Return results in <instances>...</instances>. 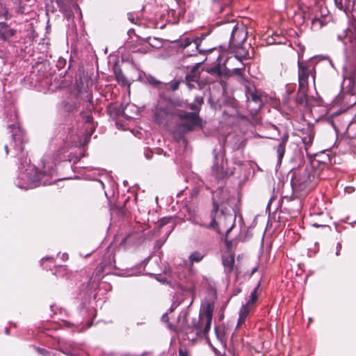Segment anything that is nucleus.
I'll return each mask as SVG.
<instances>
[{"label":"nucleus","mask_w":356,"mask_h":356,"mask_svg":"<svg viewBox=\"0 0 356 356\" xmlns=\"http://www.w3.org/2000/svg\"><path fill=\"white\" fill-rule=\"evenodd\" d=\"M67 64V61L63 58H59L56 63V67L58 69V70H62L64 69L65 66Z\"/></svg>","instance_id":"34"},{"label":"nucleus","mask_w":356,"mask_h":356,"mask_svg":"<svg viewBox=\"0 0 356 356\" xmlns=\"http://www.w3.org/2000/svg\"><path fill=\"white\" fill-rule=\"evenodd\" d=\"M325 161L321 162L314 158L309 163L299 164L297 168L290 170L291 186L293 193L298 197L305 195L313 190L319 181L321 170L325 165Z\"/></svg>","instance_id":"3"},{"label":"nucleus","mask_w":356,"mask_h":356,"mask_svg":"<svg viewBox=\"0 0 356 356\" xmlns=\"http://www.w3.org/2000/svg\"><path fill=\"white\" fill-rule=\"evenodd\" d=\"M206 36V34H202L200 37H195L193 38L186 37L175 41V43L177 44V47H178L179 49H181L182 50L190 47L192 45V43H194V49L191 52L187 51L186 54L188 56H197L199 53L202 54L205 51V50L200 49V46Z\"/></svg>","instance_id":"5"},{"label":"nucleus","mask_w":356,"mask_h":356,"mask_svg":"<svg viewBox=\"0 0 356 356\" xmlns=\"http://www.w3.org/2000/svg\"><path fill=\"white\" fill-rule=\"evenodd\" d=\"M346 134L348 138H356V123L350 122L346 129Z\"/></svg>","instance_id":"26"},{"label":"nucleus","mask_w":356,"mask_h":356,"mask_svg":"<svg viewBox=\"0 0 356 356\" xmlns=\"http://www.w3.org/2000/svg\"><path fill=\"white\" fill-rule=\"evenodd\" d=\"M314 71V67L312 65H306L302 62H298V81L300 89L307 88L309 76H312L314 81H315Z\"/></svg>","instance_id":"7"},{"label":"nucleus","mask_w":356,"mask_h":356,"mask_svg":"<svg viewBox=\"0 0 356 356\" xmlns=\"http://www.w3.org/2000/svg\"><path fill=\"white\" fill-rule=\"evenodd\" d=\"M159 116H160V113H157L155 114L156 120L157 121L159 120Z\"/></svg>","instance_id":"58"},{"label":"nucleus","mask_w":356,"mask_h":356,"mask_svg":"<svg viewBox=\"0 0 356 356\" xmlns=\"http://www.w3.org/2000/svg\"><path fill=\"white\" fill-rule=\"evenodd\" d=\"M227 100V102H226V106H224L225 108L238 106V102L234 97L228 96Z\"/></svg>","instance_id":"33"},{"label":"nucleus","mask_w":356,"mask_h":356,"mask_svg":"<svg viewBox=\"0 0 356 356\" xmlns=\"http://www.w3.org/2000/svg\"><path fill=\"white\" fill-rule=\"evenodd\" d=\"M312 24L314 26L316 24H319V26L321 27L323 26L322 21L320 19H318L317 17H314L312 20Z\"/></svg>","instance_id":"42"},{"label":"nucleus","mask_w":356,"mask_h":356,"mask_svg":"<svg viewBox=\"0 0 356 356\" xmlns=\"http://www.w3.org/2000/svg\"><path fill=\"white\" fill-rule=\"evenodd\" d=\"M19 9H18L17 12L19 13H24V6H21V1H19Z\"/></svg>","instance_id":"52"},{"label":"nucleus","mask_w":356,"mask_h":356,"mask_svg":"<svg viewBox=\"0 0 356 356\" xmlns=\"http://www.w3.org/2000/svg\"><path fill=\"white\" fill-rule=\"evenodd\" d=\"M244 69H245L244 64L242 63V67L233 69L232 73L236 76H241L242 74Z\"/></svg>","instance_id":"37"},{"label":"nucleus","mask_w":356,"mask_h":356,"mask_svg":"<svg viewBox=\"0 0 356 356\" xmlns=\"http://www.w3.org/2000/svg\"><path fill=\"white\" fill-rule=\"evenodd\" d=\"M129 19L131 22H134V18L132 17V15H129Z\"/></svg>","instance_id":"57"},{"label":"nucleus","mask_w":356,"mask_h":356,"mask_svg":"<svg viewBox=\"0 0 356 356\" xmlns=\"http://www.w3.org/2000/svg\"><path fill=\"white\" fill-rule=\"evenodd\" d=\"M194 103L201 106V105L204 103L203 97L196 96L194 99Z\"/></svg>","instance_id":"38"},{"label":"nucleus","mask_w":356,"mask_h":356,"mask_svg":"<svg viewBox=\"0 0 356 356\" xmlns=\"http://www.w3.org/2000/svg\"><path fill=\"white\" fill-rule=\"evenodd\" d=\"M15 33V31L11 29H9L8 27L6 28L5 30L2 31L1 32V38L4 40H8L13 35H14Z\"/></svg>","instance_id":"31"},{"label":"nucleus","mask_w":356,"mask_h":356,"mask_svg":"<svg viewBox=\"0 0 356 356\" xmlns=\"http://www.w3.org/2000/svg\"><path fill=\"white\" fill-rule=\"evenodd\" d=\"M245 97L247 98V108L252 116L257 114L262 106L261 96L257 93L255 88L245 86Z\"/></svg>","instance_id":"6"},{"label":"nucleus","mask_w":356,"mask_h":356,"mask_svg":"<svg viewBox=\"0 0 356 356\" xmlns=\"http://www.w3.org/2000/svg\"><path fill=\"white\" fill-rule=\"evenodd\" d=\"M204 254L198 251L192 252L189 256V261L191 263L200 262L204 258Z\"/></svg>","instance_id":"25"},{"label":"nucleus","mask_w":356,"mask_h":356,"mask_svg":"<svg viewBox=\"0 0 356 356\" xmlns=\"http://www.w3.org/2000/svg\"><path fill=\"white\" fill-rule=\"evenodd\" d=\"M259 286H260V282H259L257 284V285L255 286L254 290L252 291V293L250 294V299L248 302L247 305H250V304L253 305L257 300V291H258Z\"/></svg>","instance_id":"29"},{"label":"nucleus","mask_w":356,"mask_h":356,"mask_svg":"<svg viewBox=\"0 0 356 356\" xmlns=\"http://www.w3.org/2000/svg\"><path fill=\"white\" fill-rule=\"evenodd\" d=\"M114 72L116 79L118 82H122L123 83L127 82V78L125 77L122 70L120 67H115Z\"/></svg>","instance_id":"27"},{"label":"nucleus","mask_w":356,"mask_h":356,"mask_svg":"<svg viewBox=\"0 0 356 356\" xmlns=\"http://www.w3.org/2000/svg\"><path fill=\"white\" fill-rule=\"evenodd\" d=\"M7 27H8V26H7L6 23L0 22V33L2 32V31L5 30V29Z\"/></svg>","instance_id":"47"},{"label":"nucleus","mask_w":356,"mask_h":356,"mask_svg":"<svg viewBox=\"0 0 356 356\" xmlns=\"http://www.w3.org/2000/svg\"><path fill=\"white\" fill-rule=\"evenodd\" d=\"M144 154L147 159H151L153 156V152L150 149H146Z\"/></svg>","instance_id":"41"},{"label":"nucleus","mask_w":356,"mask_h":356,"mask_svg":"<svg viewBox=\"0 0 356 356\" xmlns=\"http://www.w3.org/2000/svg\"><path fill=\"white\" fill-rule=\"evenodd\" d=\"M222 318H223V315L220 316V320H221Z\"/></svg>","instance_id":"64"},{"label":"nucleus","mask_w":356,"mask_h":356,"mask_svg":"<svg viewBox=\"0 0 356 356\" xmlns=\"http://www.w3.org/2000/svg\"><path fill=\"white\" fill-rule=\"evenodd\" d=\"M179 356H188V354L186 351H184L181 349H179Z\"/></svg>","instance_id":"50"},{"label":"nucleus","mask_w":356,"mask_h":356,"mask_svg":"<svg viewBox=\"0 0 356 356\" xmlns=\"http://www.w3.org/2000/svg\"><path fill=\"white\" fill-rule=\"evenodd\" d=\"M347 75L349 76L353 86L356 87V63L347 70Z\"/></svg>","instance_id":"23"},{"label":"nucleus","mask_w":356,"mask_h":356,"mask_svg":"<svg viewBox=\"0 0 356 356\" xmlns=\"http://www.w3.org/2000/svg\"><path fill=\"white\" fill-rule=\"evenodd\" d=\"M223 113L225 115H227L230 117L238 116L242 119H245V117L243 115H241L237 109V106H232L229 108H225L223 111Z\"/></svg>","instance_id":"21"},{"label":"nucleus","mask_w":356,"mask_h":356,"mask_svg":"<svg viewBox=\"0 0 356 356\" xmlns=\"http://www.w3.org/2000/svg\"><path fill=\"white\" fill-rule=\"evenodd\" d=\"M246 36V29L242 24L238 25L237 28L233 29L231 33L229 45L231 47L241 46L245 42Z\"/></svg>","instance_id":"8"},{"label":"nucleus","mask_w":356,"mask_h":356,"mask_svg":"<svg viewBox=\"0 0 356 356\" xmlns=\"http://www.w3.org/2000/svg\"><path fill=\"white\" fill-rule=\"evenodd\" d=\"M200 66V63L196 64L195 66H193L189 72L185 76V82L193 81L195 83L199 89H204L206 86V83H203L202 81H200V73L198 71V68Z\"/></svg>","instance_id":"10"},{"label":"nucleus","mask_w":356,"mask_h":356,"mask_svg":"<svg viewBox=\"0 0 356 356\" xmlns=\"http://www.w3.org/2000/svg\"><path fill=\"white\" fill-rule=\"evenodd\" d=\"M189 220L193 224V225H198L199 218L193 216L191 217Z\"/></svg>","instance_id":"43"},{"label":"nucleus","mask_w":356,"mask_h":356,"mask_svg":"<svg viewBox=\"0 0 356 356\" xmlns=\"http://www.w3.org/2000/svg\"><path fill=\"white\" fill-rule=\"evenodd\" d=\"M215 332H216L217 338L219 339L220 340H222V335L220 334L218 329L216 327L215 328Z\"/></svg>","instance_id":"48"},{"label":"nucleus","mask_w":356,"mask_h":356,"mask_svg":"<svg viewBox=\"0 0 356 356\" xmlns=\"http://www.w3.org/2000/svg\"><path fill=\"white\" fill-rule=\"evenodd\" d=\"M161 321L164 323H167L169 321L168 314L165 313L161 316Z\"/></svg>","instance_id":"45"},{"label":"nucleus","mask_w":356,"mask_h":356,"mask_svg":"<svg viewBox=\"0 0 356 356\" xmlns=\"http://www.w3.org/2000/svg\"><path fill=\"white\" fill-rule=\"evenodd\" d=\"M197 193H198V191L197 190H194L193 191V193H191L192 197L197 196Z\"/></svg>","instance_id":"53"},{"label":"nucleus","mask_w":356,"mask_h":356,"mask_svg":"<svg viewBox=\"0 0 356 356\" xmlns=\"http://www.w3.org/2000/svg\"><path fill=\"white\" fill-rule=\"evenodd\" d=\"M192 44H193V47H192V48H191V50H190V49H188V48H186V49H184V50H182L181 49H178V51H180V50H181V51L184 53V54L185 56H188L187 55V54H186V51H191H191L194 49V43H192ZM177 48H179V47H177Z\"/></svg>","instance_id":"44"},{"label":"nucleus","mask_w":356,"mask_h":356,"mask_svg":"<svg viewBox=\"0 0 356 356\" xmlns=\"http://www.w3.org/2000/svg\"><path fill=\"white\" fill-rule=\"evenodd\" d=\"M212 171L215 174L216 179L222 180L228 176V172L224 170L222 165H219L218 162L212 166Z\"/></svg>","instance_id":"15"},{"label":"nucleus","mask_w":356,"mask_h":356,"mask_svg":"<svg viewBox=\"0 0 356 356\" xmlns=\"http://www.w3.org/2000/svg\"><path fill=\"white\" fill-rule=\"evenodd\" d=\"M68 259V255L66 253L63 254L62 255V259L65 261Z\"/></svg>","instance_id":"54"},{"label":"nucleus","mask_w":356,"mask_h":356,"mask_svg":"<svg viewBox=\"0 0 356 356\" xmlns=\"http://www.w3.org/2000/svg\"><path fill=\"white\" fill-rule=\"evenodd\" d=\"M194 83H195L193 81L186 82V84L190 89L196 88V86Z\"/></svg>","instance_id":"46"},{"label":"nucleus","mask_w":356,"mask_h":356,"mask_svg":"<svg viewBox=\"0 0 356 356\" xmlns=\"http://www.w3.org/2000/svg\"><path fill=\"white\" fill-rule=\"evenodd\" d=\"M36 350L38 353H40V355H47L49 354V352L44 348H37Z\"/></svg>","instance_id":"40"},{"label":"nucleus","mask_w":356,"mask_h":356,"mask_svg":"<svg viewBox=\"0 0 356 356\" xmlns=\"http://www.w3.org/2000/svg\"><path fill=\"white\" fill-rule=\"evenodd\" d=\"M50 259V258H49V257H48V258H42V261H44V259L48 260V259Z\"/></svg>","instance_id":"62"},{"label":"nucleus","mask_w":356,"mask_h":356,"mask_svg":"<svg viewBox=\"0 0 356 356\" xmlns=\"http://www.w3.org/2000/svg\"><path fill=\"white\" fill-rule=\"evenodd\" d=\"M307 88H298V92L296 97V102L299 106H305L307 104Z\"/></svg>","instance_id":"17"},{"label":"nucleus","mask_w":356,"mask_h":356,"mask_svg":"<svg viewBox=\"0 0 356 356\" xmlns=\"http://www.w3.org/2000/svg\"><path fill=\"white\" fill-rule=\"evenodd\" d=\"M60 351L67 356H78L76 348L72 344L62 346Z\"/></svg>","instance_id":"19"},{"label":"nucleus","mask_w":356,"mask_h":356,"mask_svg":"<svg viewBox=\"0 0 356 356\" xmlns=\"http://www.w3.org/2000/svg\"><path fill=\"white\" fill-rule=\"evenodd\" d=\"M82 115H83V118L84 120V122L86 123H88V124H92L93 123V117L91 114H86V115H84L83 113H82Z\"/></svg>","instance_id":"36"},{"label":"nucleus","mask_w":356,"mask_h":356,"mask_svg":"<svg viewBox=\"0 0 356 356\" xmlns=\"http://www.w3.org/2000/svg\"><path fill=\"white\" fill-rule=\"evenodd\" d=\"M87 98H88V100L90 103H91L92 102V95H90V94H88L87 95Z\"/></svg>","instance_id":"55"},{"label":"nucleus","mask_w":356,"mask_h":356,"mask_svg":"<svg viewBox=\"0 0 356 356\" xmlns=\"http://www.w3.org/2000/svg\"><path fill=\"white\" fill-rule=\"evenodd\" d=\"M227 97V95L224 94V92H219L218 96L214 93H211L209 98V103L211 107L214 109L221 108L226 106Z\"/></svg>","instance_id":"12"},{"label":"nucleus","mask_w":356,"mask_h":356,"mask_svg":"<svg viewBox=\"0 0 356 356\" xmlns=\"http://www.w3.org/2000/svg\"><path fill=\"white\" fill-rule=\"evenodd\" d=\"M213 307V304L209 302H207L202 306L200 314L204 319L212 320Z\"/></svg>","instance_id":"16"},{"label":"nucleus","mask_w":356,"mask_h":356,"mask_svg":"<svg viewBox=\"0 0 356 356\" xmlns=\"http://www.w3.org/2000/svg\"><path fill=\"white\" fill-rule=\"evenodd\" d=\"M222 261L225 268V273L228 275L234 269L235 262L234 256L233 254L222 255Z\"/></svg>","instance_id":"14"},{"label":"nucleus","mask_w":356,"mask_h":356,"mask_svg":"<svg viewBox=\"0 0 356 356\" xmlns=\"http://www.w3.org/2000/svg\"><path fill=\"white\" fill-rule=\"evenodd\" d=\"M213 3V9L222 13L225 8L228 7L233 0H212Z\"/></svg>","instance_id":"18"},{"label":"nucleus","mask_w":356,"mask_h":356,"mask_svg":"<svg viewBox=\"0 0 356 356\" xmlns=\"http://www.w3.org/2000/svg\"><path fill=\"white\" fill-rule=\"evenodd\" d=\"M212 320L204 319L202 314H200L197 323H193L194 330L196 331L197 335L201 337H207L209 331L211 329Z\"/></svg>","instance_id":"9"},{"label":"nucleus","mask_w":356,"mask_h":356,"mask_svg":"<svg viewBox=\"0 0 356 356\" xmlns=\"http://www.w3.org/2000/svg\"><path fill=\"white\" fill-rule=\"evenodd\" d=\"M66 0H56V3L60 9L64 10L66 7Z\"/></svg>","instance_id":"39"},{"label":"nucleus","mask_w":356,"mask_h":356,"mask_svg":"<svg viewBox=\"0 0 356 356\" xmlns=\"http://www.w3.org/2000/svg\"><path fill=\"white\" fill-rule=\"evenodd\" d=\"M79 102L76 98H69L60 103V109L64 113L71 115L78 111Z\"/></svg>","instance_id":"11"},{"label":"nucleus","mask_w":356,"mask_h":356,"mask_svg":"<svg viewBox=\"0 0 356 356\" xmlns=\"http://www.w3.org/2000/svg\"><path fill=\"white\" fill-rule=\"evenodd\" d=\"M5 332H6V334H9V328L8 327H6L5 328Z\"/></svg>","instance_id":"59"},{"label":"nucleus","mask_w":356,"mask_h":356,"mask_svg":"<svg viewBox=\"0 0 356 356\" xmlns=\"http://www.w3.org/2000/svg\"><path fill=\"white\" fill-rule=\"evenodd\" d=\"M289 140V134L287 133L284 134L282 138L278 140L279 143L276 147V151L277 154V161L278 162L281 163L282 158L285 153V147L286 143Z\"/></svg>","instance_id":"13"},{"label":"nucleus","mask_w":356,"mask_h":356,"mask_svg":"<svg viewBox=\"0 0 356 356\" xmlns=\"http://www.w3.org/2000/svg\"><path fill=\"white\" fill-rule=\"evenodd\" d=\"M151 40L150 38H146V42L149 43V44L153 47H156V44H153V42H150L149 40Z\"/></svg>","instance_id":"51"},{"label":"nucleus","mask_w":356,"mask_h":356,"mask_svg":"<svg viewBox=\"0 0 356 356\" xmlns=\"http://www.w3.org/2000/svg\"><path fill=\"white\" fill-rule=\"evenodd\" d=\"M256 270H257V268H254V269L252 270V274H253Z\"/></svg>","instance_id":"61"},{"label":"nucleus","mask_w":356,"mask_h":356,"mask_svg":"<svg viewBox=\"0 0 356 356\" xmlns=\"http://www.w3.org/2000/svg\"><path fill=\"white\" fill-rule=\"evenodd\" d=\"M208 72L211 74H216L218 76H221V68L219 65L215 66L208 70Z\"/></svg>","instance_id":"35"},{"label":"nucleus","mask_w":356,"mask_h":356,"mask_svg":"<svg viewBox=\"0 0 356 356\" xmlns=\"http://www.w3.org/2000/svg\"><path fill=\"white\" fill-rule=\"evenodd\" d=\"M234 48H236L237 50L236 51L235 57L239 60L240 61H242L243 59L247 58L248 56V52L245 50V49L241 46L238 47H234Z\"/></svg>","instance_id":"22"},{"label":"nucleus","mask_w":356,"mask_h":356,"mask_svg":"<svg viewBox=\"0 0 356 356\" xmlns=\"http://www.w3.org/2000/svg\"><path fill=\"white\" fill-rule=\"evenodd\" d=\"M249 312H250V310H249L247 305H243L241 307V309L240 310L239 318L238 320L237 327L241 326L245 322V318H246L247 316L248 315Z\"/></svg>","instance_id":"20"},{"label":"nucleus","mask_w":356,"mask_h":356,"mask_svg":"<svg viewBox=\"0 0 356 356\" xmlns=\"http://www.w3.org/2000/svg\"><path fill=\"white\" fill-rule=\"evenodd\" d=\"M180 82L178 81H175V82L170 83H164L163 85V88H165L168 90L175 91L179 88Z\"/></svg>","instance_id":"30"},{"label":"nucleus","mask_w":356,"mask_h":356,"mask_svg":"<svg viewBox=\"0 0 356 356\" xmlns=\"http://www.w3.org/2000/svg\"><path fill=\"white\" fill-rule=\"evenodd\" d=\"M190 108L194 111V112L175 110L173 113L175 115H177L182 120V122L177 126V131L181 134L193 131L195 127L199 126L201 123V119L198 115L200 106L193 103Z\"/></svg>","instance_id":"4"},{"label":"nucleus","mask_w":356,"mask_h":356,"mask_svg":"<svg viewBox=\"0 0 356 356\" xmlns=\"http://www.w3.org/2000/svg\"><path fill=\"white\" fill-rule=\"evenodd\" d=\"M217 24H224V22H218L216 23ZM225 30L229 31H232L233 29H235L237 28V26L239 25L238 23H236V22L234 19H232L230 21H227L225 22Z\"/></svg>","instance_id":"28"},{"label":"nucleus","mask_w":356,"mask_h":356,"mask_svg":"<svg viewBox=\"0 0 356 356\" xmlns=\"http://www.w3.org/2000/svg\"><path fill=\"white\" fill-rule=\"evenodd\" d=\"M146 79H147V81L150 85L154 86V88H159V89H162L163 88V85H164V83H162L161 81H159V80H156L154 76H152L151 75H148V76H146Z\"/></svg>","instance_id":"24"},{"label":"nucleus","mask_w":356,"mask_h":356,"mask_svg":"<svg viewBox=\"0 0 356 356\" xmlns=\"http://www.w3.org/2000/svg\"><path fill=\"white\" fill-rule=\"evenodd\" d=\"M144 323H142V322H138L137 323V325H143Z\"/></svg>","instance_id":"60"},{"label":"nucleus","mask_w":356,"mask_h":356,"mask_svg":"<svg viewBox=\"0 0 356 356\" xmlns=\"http://www.w3.org/2000/svg\"><path fill=\"white\" fill-rule=\"evenodd\" d=\"M6 118L10 115V121L13 122L8 125V129H11L12 141L10 146L13 149V156L18 157L19 159V169L21 172L20 179H27L33 184H41L44 185L47 184L48 178L43 180V177H49L51 175V170L46 169L44 164L42 170H38V168L30 164V159L24 156L23 153L24 139L23 138V132L19 127H17L15 122L17 116L15 111H12L10 108L4 113Z\"/></svg>","instance_id":"1"},{"label":"nucleus","mask_w":356,"mask_h":356,"mask_svg":"<svg viewBox=\"0 0 356 356\" xmlns=\"http://www.w3.org/2000/svg\"><path fill=\"white\" fill-rule=\"evenodd\" d=\"M235 198L229 191L220 186L213 193V209L210 213L211 222H204L199 218L198 225L207 229H213L218 234H222V227L226 228L227 235L235 226L236 211L234 209Z\"/></svg>","instance_id":"2"},{"label":"nucleus","mask_w":356,"mask_h":356,"mask_svg":"<svg viewBox=\"0 0 356 356\" xmlns=\"http://www.w3.org/2000/svg\"><path fill=\"white\" fill-rule=\"evenodd\" d=\"M347 38H348V34H347L346 30L343 31L341 33L337 34V40L339 41L342 42L345 45H346V44H347V42H346Z\"/></svg>","instance_id":"32"},{"label":"nucleus","mask_w":356,"mask_h":356,"mask_svg":"<svg viewBox=\"0 0 356 356\" xmlns=\"http://www.w3.org/2000/svg\"><path fill=\"white\" fill-rule=\"evenodd\" d=\"M341 249V243H339L337 245V252H336L337 256L339 255V252H340Z\"/></svg>","instance_id":"49"},{"label":"nucleus","mask_w":356,"mask_h":356,"mask_svg":"<svg viewBox=\"0 0 356 356\" xmlns=\"http://www.w3.org/2000/svg\"><path fill=\"white\" fill-rule=\"evenodd\" d=\"M4 149H5V152H6V154H8V149H9V147H8V145L7 144H6L4 145Z\"/></svg>","instance_id":"56"},{"label":"nucleus","mask_w":356,"mask_h":356,"mask_svg":"<svg viewBox=\"0 0 356 356\" xmlns=\"http://www.w3.org/2000/svg\"><path fill=\"white\" fill-rule=\"evenodd\" d=\"M153 40H154V41H155V42L158 41V40H157L156 38H154L153 39Z\"/></svg>","instance_id":"63"}]
</instances>
